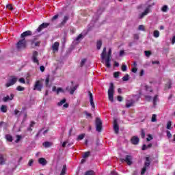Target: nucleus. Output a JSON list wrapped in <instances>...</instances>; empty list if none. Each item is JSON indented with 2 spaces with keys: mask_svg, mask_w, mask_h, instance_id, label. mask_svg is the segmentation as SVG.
<instances>
[{
  "mask_svg": "<svg viewBox=\"0 0 175 175\" xmlns=\"http://www.w3.org/2000/svg\"><path fill=\"white\" fill-rule=\"evenodd\" d=\"M154 5V3H151L150 1L147 2L146 3V9L144 12L139 15V18H143V17L147 16V14L151 12V8L153 7Z\"/></svg>",
  "mask_w": 175,
  "mask_h": 175,
  "instance_id": "nucleus-1",
  "label": "nucleus"
},
{
  "mask_svg": "<svg viewBox=\"0 0 175 175\" xmlns=\"http://www.w3.org/2000/svg\"><path fill=\"white\" fill-rule=\"evenodd\" d=\"M146 94H144L146 100H152V89L147 85L144 86Z\"/></svg>",
  "mask_w": 175,
  "mask_h": 175,
  "instance_id": "nucleus-2",
  "label": "nucleus"
},
{
  "mask_svg": "<svg viewBox=\"0 0 175 175\" xmlns=\"http://www.w3.org/2000/svg\"><path fill=\"white\" fill-rule=\"evenodd\" d=\"M108 98L111 102H114V85L113 83H110V86L108 90Z\"/></svg>",
  "mask_w": 175,
  "mask_h": 175,
  "instance_id": "nucleus-3",
  "label": "nucleus"
},
{
  "mask_svg": "<svg viewBox=\"0 0 175 175\" xmlns=\"http://www.w3.org/2000/svg\"><path fill=\"white\" fill-rule=\"evenodd\" d=\"M25 47H27V40H25V38L19 40L16 44V49L18 50H23Z\"/></svg>",
  "mask_w": 175,
  "mask_h": 175,
  "instance_id": "nucleus-4",
  "label": "nucleus"
},
{
  "mask_svg": "<svg viewBox=\"0 0 175 175\" xmlns=\"http://www.w3.org/2000/svg\"><path fill=\"white\" fill-rule=\"evenodd\" d=\"M43 89V83H42V81L38 80L35 82V84L33 85V91H42Z\"/></svg>",
  "mask_w": 175,
  "mask_h": 175,
  "instance_id": "nucleus-5",
  "label": "nucleus"
},
{
  "mask_svg": "<svg viewBox=\"0 0 175 175\" xmlns=\"http://www.w3.org/2000/svg\"><path fill=\"white\" fill-rule=\"evenodd\" d=\"M96 131L97 132L102 131V120L99 118H96Z\"/></svg>",
  "mask_w": 175,
  "mask_h": 175,
  "instance_id": "nucleus-6",
  "label": "nucleus"
},
{
  "mask_svg": "<svg viewBox=\"0 0 175 175\" xmlns=\"http://www.w3.org/2000/svg\"><path fill=\"white\" fill-rule=\"evenodd\" d=\"M148 166H150V157H146V162L144 164V167L142 168V170L141 172L142 175L146 173V171L147 170V167H148Z\"/></svg>",
  "mask_w": 175,
  "mask_h": 175,
  "instance_id": "nucleus-7",
  "label": "nucleus"
},
{
  "mask_svg": "<svg viewBox=\"0 0 175 175\" xmlns=\"http://www.w3.org/2000/svg\"><path fill=\"white\" fill-rule=\"evenodd\" d=\"M17 82V77H12L6 83V87H10L12 85H14Z\"/></svg>",
  "mask_w": 175,
  "mask_h": 175,
  "instance_id": "nucleus-8",
  "label": "nucleus"
},
{
  "mask_svg": "<svg viewBox=\"0 0 175 175\" xmlns=\"http://www.w3.org/2000/svg\"><path fill=\"white\" fill-rule=\"evenodd\" d=\"M32 62L37 65H39V59H38V51L33 52L31 57Z\"/></svg>",
  "mask_w": 175,
  "mask_h": 175,
  "instance_id": "nucleus-9",
  "label": "nucleus"
},
{
  "mask_svg": "<svg viewBox=\"0 0 175 175\" xmlns=\"http://www.w3.org/2000/svg\"><path fill=\"white\" fill-rule=\"evenodd\" d=\"M52 90L53 91V92H56V94L57 95H59L61 93L64 94L65 92V90L64 89H62V88H58L57 89V87H55V86L53 87Z\"/></svg>",
  "mask_w": 175,
  "mask_h": 175,
  "instance_id": "nucleus-10",
  "label": "nucleus"
},
{
  "mask_svg": "<svg viewBox=\"0 0 175 175\" xmlns=\"http://www.w3.org/2000/svg\"><path fill=\"white\" fill-rule=\"evenodd\" d=\"M88 95L90 98V105L92 109H95V103H94V96H92V93H91V92H88Z\"/></svg>",
  "mask_w": 175,
  "mask_h": 175,
  "instance_id": "nucleus-11",
  "label": "nucleus"
},
{
  "mask_svg": "<svg viewBox=\"0 0 175 175\" xmlns=\"http://www.w3.org/2000/svg\"><path fill=\"white\" fill-rule=\"evenodd\" d=\"M134 103H135V100H133V99L129 100V97H128L126 102V107H128V108L132 107Z\"/></svg>",
  "mask_w": 175,
  "mask_h": 175,
  "instance_id": "nucleus-12",
  "label": "nucleus"
},
{
  "mask_svg": "<svg viewBox=\"0 0 175 175\" xmlns=\"http://www.w3.org/2000/svg\"><path fill=\"white\" fill-rule=\"evenodd\" d=\"M77 90V85L74 86L73 88H69V86L66 88V91H69L70 95H73L75 94V91Z\"/></svg>",
  "mask_w": 175,
  "mask_h": 175,
  "instance_id": "nucleus-13",
  "label": "nucleus"
},
{
  "mask_svg": "<svg viewBox=\"0 0 175 175\" xmlns=\"http://www.w3.org/2000/svg\"><path fill=\"white\" fill-rule=\"evenodd\" d=\"M48 25H49V23H46L41 24L36 29L37 32H40L42 29H44V28H47Z\"/></svg>",
  "mask_w": 175,
  "mask_h": 175,
  "instance_id": "nucleus-14",
  "label": "nucleus"
},
{
  "mask_svg": "<svg viewBox=\"0 0 175 175\" xmlns=\"http://www.w3.org/2000/svg\"><path fill=\"white\" fill-rule=\"evenodd\" d=\"M31 35H32V31L28 30L26 31H24L21 35V38L22 39H24V38L27 37V36H31Z\"/></svg>",
  "mask_w": 175,
  "mask_h": 175,
  "instance_id": "nucleus-15",
  "label": "nucleus"
},
{
  "mask_svg": "<svg viewBox=\"0 0 175 175\" xmlns=\"http://www.w3.org/2000/svg\"><path fill=\"white\" fill-rule=\"evenodd\" d=\"M113 130L115 133H118L120 131V127L118 126V124H117V120H114L113 121Z\"/></svg>",
  "mask_w": 175,
  "mask_h": 175,
  "instance_id": "nucleus-16",
  "label": "nucleus"
},
{
  "mask_svg": "<svg viewBox=\"0 0 175 175\" xmlns=\"http://www.w3.org/2000/svg\"><path fill=\"white\" fill-rule=\"evenodd\" d=\"M132 159H133L132 156L127 155V156H126L124 161H125V162H126V163L129 165H132Z\"/></svg>",
  "mask_w": 175,
  "mask_h": 175,
  "instance_id": "nucleus-17",
  "label": "nucleus"
},
{
  "mask_svg": "<svg viewBox=\"0 0 175 175\" xmlns=\"http://www.w3.org/2000/svg\"><path fill=\"white\" fill-rule=\"evenodd\" d=\"M38 163L42 166H46V165H47V161L43 157H41L38 159Z\"/></svg>",
  "mask_w": 175,
  "mask_h": 175,
  "instance_id": "nucleus-18",
  "label": "nucleus"
},
{
  "mask_svg": "<svg viewBox=\"0 0 175 175\" xmlns=\"http://www.w3.org/2000/svg\"><path fill=\"white\" fill-rule=\"evenodd\" d=\"M139 142H140V139L136 136H134L131 138V143L133 144H135V145L138 144Z\"/></svg>",
  "mask_w": 175,
  "mask_h": 175,
  "instance_id": "nucleus-19",
  "label": "nucleus"
},
{
  "mask_svg": "<svg viewBox=\"0 0 175 175\" xmlns=\"http://www.w3.org/2000/svg\"><path fill=\"white\" fill-rule=\"evenodd\" d=\"M13 98H14V95L12 94L10 96H7L3 98V102H8V100H13Z\"/></svg>",
  "mask_w": 175,
  "mask_h": 175,
  "instance_id": "nucleus-20",
  "label": "nucleus"
},
{
  "mask_svg": "<svg viewBox=\"0 0 175 175\" xmlns=\"http://www.w3.org/2000/svg\"><path fill=\"white\" fill-rule=\"evenodd\" d=\"M59 47V43L58 42H55L52 46V49L53 51H58Z\"/></svg>",
  "mask_w": 175,
  "mask_h": 175,
  "instance_id": "nucleus-21",
  "label": "nucleus"
},
{
  "mask_svg": "<svg viewBox=\"0 0 175 175\" xmlns=\"http://www.w3.org/2000/svg\"><path fill=\"white\" fill-rule=\"evenodd\" d=\"M110 57H107V59H105V66H107V68H110L111 66V64H110Z\"/></svg>",
  "mask_w": 175,
  "mask_h": 175,
  "instance_id": "nucleus-22",
  "label": "nucleus"
},
{
  "mask_svg": "<svg viewBox=\"0 0 175 175\" xmlns=\"http://www.w3.org/2000/svg\"><path fill=\"white\" fill-rule=\"evenodd\" d=\"M142 93H139V94H136V95H134L133 96V100H134V103L135 102H137V100H139V99H140V95H141Z\"/></svg>",
  "mask_w": 175,
  "mask_h": 175,
  "instance_id": "nucleus-23",
  "label": "nucleus"
},
{
  "mask_svg": "<svg viewBox=\"0 0 175 175\" xmlns=\"http://www.w3.org/2000/svg\"><path fill=\"white\" fill-rule=\"evenodd\" d=\"M152 146V144H149L148 145L144 144L142 146V150H147V148H151Z\"/></svg>",
  "mask_w": 175,
  "mask_h": 175,
  "instance_id": "nucleus-24",
  "label": "nucleus"
},
{
  "mask_svg": "<svg viewBox=\"0 0 175 175\" xmlns=\"http://www.w3.org/2000/svg\"><path fill=\"white\" fill-rule=\"evenodd\" d=\"M166 128L169 131H172V129H173V127H172V122L171 121L167 122Z\"/></svg>",
  "mask_w": 175,
  "mask_h": 175,
  "instance_id": "nucleus-25",
  "label": "nucleus"
},
{
  "mask_svg": "<svg viewBox=\"0 0 175 175\" xmlns=\"http://www.w3.org/2000/svg\"><path fill=\"white\" fill-rule=\"evenodd\" d=\"M83 38H84V36H83V33H81L75 38V40L76 42H80Z\"/></svg>",
  "mask_w": 175,
  "mask_h": 175,
  "instance_id": "nucleus-26",
  "label": "nucleus"
},
{
  "mask_svg": "<svg viewBox=\"0 0 175 175\" xmlns=\"http://www.w3.org/2000/svg\"><path fill=\"white\" fill-rule=\"evenodd\" d=\"M43 146L44 147H45L46 148H49V147L51 146V143L49 142H45L43 143Z\"/></svg>",
  "mask_w": 175,
  "mask_h": 175,
  "instance_id": "nucleus-27",
  "label": "nucleus"
},
{
  "mask_svg": "<svg viewBox=\"0 0 175 175\" xmlns=\"http://www.w3.org/2000/svg\"><path fill=\"white\" fill-rule=\"evenodd\" d=\"M106 57V47H105L103 50V53L101 54V59H104Z\"/></svg>",
  "mask_w": 175,
  "mask_h": 175,
  "instance_id": "nucleus-28",
  "label": "nucleus"
},
{
  "mask_svg": "<svg viewBox=\"0 0 175 175\" xmlns=\"http://www.w3.org/2000/svg\"><path fill=\"white\" fill-rule=\"evenodd\" d=\"M1 111H2V113H6V111H8V107L2 105L1 107Z\"/></svg>",
  "mask_w": 175,
  "mask_h": 175,
  "instance_id": "nucleus-29",
  "label": "nucleus"
},
{
  "mask_svg": "<svg viewBox=\"0 0 175 175\" xmlns=\"http://www.w3.org/2000/svg\"><path fill=\"white\" fill-rule=\"evenodd\" d=\"M172 88V81L169 80L167 84L165 85V90Z\"/></svg>",
  "mask_w": 175,
  "mask_h": 175,
  "instance_id": "nucleus-30",
  "label": "nucleus"
},
{
  "mask_svg": "<svg viewBox=\"0 0 175 175\" xmlns=\"http://www.w3.org/2000/svg\"><path fill=\"white\" fill-rule=\"evenodd\" d=\"M153 36H154V38H159V31L154 30L153 31Z\"/></svg>",
  "mask_w": 175,
  "mask_h": 175,
  "instance_id": "nucleus-31",
  "label": "nucleus"
},
{
  "mask_svg": "<svg viewBox=\"0 0 175 175\" xmlns=\"http://www.w3.org/2000/svg\"><path fill=\"white\" fill-rule=\"evenodd\" d=\"M5 139L8 140V142H13V137L10 135H5Z\"/></svg>",
  "mask_w": 175,
  "mask_h": 175,
  "instance_id": "nucleus-32",
  "label": "nucleus"
},
{
  "mask_svg": "<svg viewBox=\"0 0 175 175\" xmlns=\"http://www.w3.org/2000/svg\"><path fill=\"white\" fill-rule=\"evenodd\" d=\"M0 165H5V159L2 154L0 155Z\"/></svg>",
  "mask_w": 175,
  "mask_h": 175,
  "instance_id": "nucleus-33",
  "label": "nucleus"
},
{
  "mask_svg": "<svg viewBox=\"0 0 175 175\" xmlns=\"http://www.w3.org/2000/svg\"><path fill=\"white\" fill-rule=\"evenodd\" d=\"M157 102H158V95H155L153 98V105L154 106H157Z\"/></svg>",
  "mask_w": 175,
  "mask_h": 175,
  "instance_id": "nucleus-34",
  "label": "nucleus"
},
{
  "mask_svg": "<svg viewBox=\"0 0 175 175\" xmlns=\"http://www.w3.org/2000/svg\"><path fill=\"white\" fill-rule=\"evenodd\" d=\"M96 47H97L98 50H100V47H102V41L101 40H98L97 42Z\"/></svg>",
  "mask_w": 175,
  "mask_h": 175,
  "instance_id": "nucleus-35",
  "label": "nucleus"
},
{
  "mask_svg": "<svg viewBox=\"0 0 175 175\" xmlns=\"http://www.w3.org/2000/svg\"><path fill=\"white\" fill-rule=\"evenodd\" d=\"M66 172V165H64L60 175H65Z\"/></svg>",
  "mask_w": 175,
  "mask_h": 175,
  "instance_id": "nucleus-36",
  "label": "nucleus"
},
{
  "mask_svg": "<svg viewBox=\"0 0 175 175\" xmlns=\"http://www.w3.org/2000/svg\"><path fill=\"white\" fill-rule=\"evenodd\" d=\"M66 102V99L64 98L57 103V106H62Z\"/></svg>",
  "mask_w": 175,
  "mask_h": 175,
  "instance_id": "nucleus-37",
  "label": "nucleus"
},
{
  "mask_svg": "<svg viewBox=\"0 0 175 175\" xmlns=\"http://www.w3.org/2000/svg\"><path fill=\"white\" fill-rule=\"evenodd\" d=\"M16 137V139L15 140V143H18V142H20V140H21V139L23 138V137L20 135H17Z\"/></svg>",
  "mask_w": 175,
  "mask_h": 175,
  "instance_id": "nucleus-38",
  "label": "nucleus"
},
{
  "mask_svg": "<svg viewBox=\"0 0 175 175\" xmlns=\"http://www.w3.org/2000/svg\"><path fill=\"white\" fill-rule=\"evenodd\" d=\"M50 81V76L48 75L46 77V79H45V84L46 85V87L49 86V83Z\"/></svg>",
  "mask_w": 175,
  "mask_h": 175,
  "instance_id": "nucleus-39",
  "label": "nucleus"
},
{
  "mask_svg": "<svg viewBox=\"0 0 175 175\" xmlns=\"http://www.w3.org/2000/svg\"><path fill=\"white\" fill-rule=\"evenodd\" d=\"M84 114H85L86 118H92L91 113H88L87 111H85Z\"/></svg>",
  "mask_w": 175,
  "mask_h": 175,
  "instance_id": "nucleus-40",
  "label": "nucleus"
},
{
  "mask_svg": "<svg viewBox=\"0 0 175 175\" xmlns=\"http://www.w3.org/2000/svg\"><path fill=\"white\" fill-rule=\"evenodd\" d=\"M95 172L93 170L88 171L85 173V175H94Z\"/></svg>",
  "mask_w": 175,
  "mask_h": 175,
  "instance_id": "nucleus-41",
  "label": "nucleus"
},
{
  "mask_svg": "<svg viewBox=\"0 0 175 175\" xmlns=\"http://www.w3.org/2000/svg\"><path fill=\"white\" fill-rule=\"evenodd\" d=\"M90 154V152H85V153H83V158H88Z\"/></svg>",
  "mask_w": 175,
  "mask_h": 175,
  "instance_id": "nucleus-42",
  "label": "nucleus"
},
{
  "mask_svg": "<svg viewBox=\"0 0 175 175\" xmlns=\"http://www.w3.org/2000/svg\"><path fill=\"white\" fill-rule=\"evenodd\" d=\"M152 122H157V115L153 114L151 119Z\"/></svg>",
  "mask_w": 175,
  "mask_h": 175,
  "instance_id": "nucleus-43",
  "label": "nucleus"
},
{
  "mask_svg": "<svg viewBox=\"0 0 175 175\" xmlns=\"http://www.w3.org/2000/svg\"><path fill=\"white\" fill-rule=\"evenodd\" d=\"M128 80H129V75H128V74H126L125 76H124L122 77V81H128Z\"/></svg>",
  "mask_w": 175,
  "mask_h": 175,
  "instance_id": "nucleus-44",
  "label": "nucleus"
},
{
  "mask_svg": "<svg viewBox=\"0 0 175 175\" xmlns=\"http://www.w3.org/2000/svg\"><path fill=\"white\" fill-rule=\"evenodd\" d=\"M85 136V134H81L78 136L77 140H83L84 139V137Z\"/></svg>",
  "mask_w": 175,
  "mask_h": 175,
  "instance_id": "nucleus-45",
  "label": "nucleus"
},
{
  "mask_svg": "<svg viewBox=\"0 0 175 175\" xmlns=\"http://www.w3.org/2000/svg\"><path fill=\"white\" fill-rule=\"evenodd\" d=\"M68 20H69V16H64V20L62 22V24L66 23V21H68Z\"/></svg>",
  "mask_w": 175,
  "mask_h": 175,
  "instance_id": "nucleus-46",
  "label": "nucleus"
},
{
  "mask_svg": "<svg viewBox=\"0 0 175 175\" xmlns=\"http://www.w3.org/2000/svg\"><path fill=\"white\" fill-rule=\"evenodd\" d=\"M24 90H25V88L24 87H22V86H18L16 88L17 91L21 92V91H24Z\"/></svg>",
  "mask_w": 175,
  "mask_h": 175,
  "instance_id": "nucleus-47",
  "label": "nucleus"
},
{
  "mask_svg": "<svg viewBox=\"0 0 175 175\" xmlns=\"http://www.w3.org/2000/svg\"><path fill=\"white\" fill-rule=\"evenodd\" d=\"M144 53L146 57H150L151 55V52L150 51H145Z\"/></svg>",
  "mask_w": 175,
  "mask_h": 175,
  "instance_id": "nucleus-48",
  "label": "nucleus"
},
{
  "mask_svg": "<svg viewBox=\"0 0 175 175\" xmlns=\"http://www.w3.org/2000/svg\"><path fill=\"white\" fill-rule=\"evenodd\" d=\"M119 76H120V72H116L113 73V77H115V79H118Z\"/></svg>",
  "mask_w": 175,
  "mask_h": 175,
  "instance_id": "nucleus-49",
  "label": "nucleus"
},
{
  "mask_svg": "<svg viewBox=\"0 0 175 175\" xmlns=\"http://www.w3.org/2000/svg\"><path fill=\"white\" fill-rule=\"evenodd\" d=\"M145 136H146V132L144 131V130L142 129L141 131V137H142V139H144Z\"/></svg>",
  "mask_w": 175,
  "mask_h": 175,
  "instance_id": "nucleus-50",
  "label": "nucleus"
},
{
  "mask_svg": "<svg viewBox=\"0 0 175 175\" xmlns=\"http://www.w3.org/2000/svg\"><path fill=\"white\" fill-rule=\"evenodd\" d=\"M167 5H163V8H161L162 12H167Z\"/></svg>",
  "mask_w": 175,
  "mask_h": 175,
  "instance_id": "nucleus-51",
  "label": "nucleus"
},
{
  "mask_svg": "<svg viewBox=\"0 0 175 175\" xmlns=\"http://www.w3.org/2000/svg\"><path fill=\"white\" fill-rule=\"evenodd\" d=\"M166 133H167V137H168V139H171V137H172V133H170V131H166Z\"/></svg>",
  "mask_w": 175,
  "mask_h": 175,
  "instance_id": "nucleus-52",
  "label": "nucleus"
},
{
  "mask_svg": "<svg viewBox=\"0 0 175 175\" xmlns=\"http://www.w3.org/2000/svg\"><path fill=\"white\" fill-rule=\"evenodd\" d=\"M85 62H87V59H83L81 62V66H84V64H85Z\"/></svg>",
  "mask_w": 175,
  "mask_h": 175,
  "instance_id": "nucleus-53",
  "label": "nucleus"
},
{
  "mask_svg": "<svg viewBox=\"0 0 175 175\" xmlns=\"http://www.w3.org/2000/svg\"><path fill=\"white\" fill-rule=\"evenodd\" d=\"M33 125H35V122H31V124H30V127H29L27 129V131H32V129H31V128H32V126H33Z\"/></svg>",
  "mask_w": 175,
  "mask_h": 175,
  "instance_id": "nucleus-54",
  "label": "nucleus"
},
{
  "mask_svg": "<svg viewBox=\"0 0 175 175\" xmlns=\"http://www.w3.org/2000/svg\"><path fill=\"white\" fill-rule=\"evenodd\" d=\"M126 69H127V67H126V65H122V72H126Z\"/></svg>",
  "mask_w": 175,
  "mask_h": 175,
  "instance_id": "nucleus-55",
  "label": "nucleus"
},
{
  "mask_svg": "<svg viewBox=\"0 0 175 175\" xmlns=\"http://www.w3.org/2000/svg\"><path fill=\"white\" fill-rule=\"evenodd\" d=\"M139 31H144V26L143 25H140L138 27Z\"/></svg>",
  "mask_w": 175,
  "mask_h": 175,
  "instance_id": "nucleus-56",
  "label": "nucleus"
},
{
  "mask_svg": "<svg viewBox=\"0 0 175 175\" xmlns=\"http://www.w3.org/2000/svg\"><path fill=\"white\" fill-rule=\"evenodd\" d=\"M19 83H21L22 84H25V79L24 78L19 79Z\"/></svg>",
  "mask_w": 175,
  "mask_h": 175,
  "instance_id": "nucleus-57",
  "label": "nucleus"
},
{
  "mask_svg": "<svg viewBox=\"0 0 175 175\" xmlns=\"http://www.w3.org/2000/svg\"><path fill=\"white\" fill-rule=\"evenodd\" d=\"M107 57H109V58H111V49H109V50L108 51Z\"/></svg>",
  "mask_w": 175,
  "mask_h": 175,
  "instance_id": "nucleus-58",
  "label": "nucleus"
},
{
  "mask_svg": "<svg viewBox=\"0 0 175 175\" xmlns=\"http://www.w3.org/2000/svg\"><path fill=\"white\" fill-rule=\"evenodd\" d=\"M147 142H150V140H152V137L151 135H148V137L146 139Z\"/></svg>",
  "mask_w": 175,
  "mask_h": 175,
  "instance_id": "nucleus-59",
  "label": "nucleus"
},
{
  "mask_svg": "<svg viewBox=\"0 0 175 175\" xmlns=\"http://www.w3.org/2000/svg\"><path fill=\"white\" fill-rule=\"evenodd\" d=\"M32 163H33V160H29L28 163L29 166H32Z\"/></svg>",
  "mask_w": 175,
  "mask_h": 175,
  "instance_id": "nucleus-60",
  "label": "nucleus"
},
{
  "mask_svg": "<svg viewBox=\"0 0 175 175\" xmlns=\"http://www.w3.org/2000/svg\"><path fill=\"white\" fill-rule=\"evenodd\" d=\"M67 143H68V141H65L64 142H63L62 144V147H64V148L66 147Z\"/></svg>",
  "mask_w": 175,
  "mask_h": 175,
  "instance_id": "nucleus-61",
  "label": "nucleus"
},
{
  "mask_svg": "<svg viewBox=\"0 0 175 175\" xmlns=\"http://www.w3.org/2000/svg\"><path fill=\"white\" fill-rule=\"evenodd\" d=\"M118 102H122V97H121V96H118Z\"/></svg>",
  "mask_w": 175,
  "mask_h": 175,
  "instance_id": "nucleus-62",
  "label": "nucleus"
},
{
  "mask_svg": "<svg viewBox=\"0 0 175 175\" xmlns=\"http://www.w3.org/2000/svg\"><path fill=\"white\" fill-rule=\"evenodd\" d=\"M174 43H175V36H173L172 40V44H174Z\"/></svg>",
  "mask_w": 175,
  "mask_h": 175,
  "instance_id": "nucleus-63",
  "label": "nucleus"
},
{
  "mask_svg": "<svg viewBox=\"0 0 175 175\" xmlns=\"http://www.w3.org/2000/svg\"><path fill=\"white\" fill-rule=\"evenodd\" d=\"M40 70H41L42 72H43L44 70V66H41L40 67Z\"/></svg>",
  "mask_w": 175,
  "mask_h": 175,
  "instance_id": "nucleus-64",
  "label": "nucleus"
}]
</instances>
